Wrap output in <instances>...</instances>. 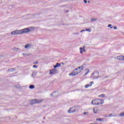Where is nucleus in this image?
Here are the masks:
<instances>
[{"mask_svg": "<svg viewBox=\"0 0 124 124\" xmlns=\"http://www.w3.org/2000/svg\"><path fill=\"white\" fill-rule=\"evenodd\" d=\"M114 30H117V27H114Z\"/></svg>", "mask_w": 124, "mask_h": 124, "instance_id": "a878e982", "label": "nucleus"}, {"mask_svg": "<svg viewBox=\"0 0 124 124\" xmlns=\"http://www.w3.org/2000/svg\"><path fill=\"white\" fill-rule=\"evenodd\" d=\"M79 50H80V53L82 54L83 52H86V50L85 49V47H80Z\"/></svg>", "mask_w": 124, "mask_h": 124, "instance_id": "9b49d317", "label": "nucleus"}, {"mask_svg": "<svg viewBox=\"0 0 124 124\" xmlns=\"http://www.w3.org/2000/svg\"><path fill=\"white\" fill-rule=\"evenodd\" d=\"M74 112H75V108H74V107L71 108L69 110H68V113H74Z\"/></svg>", "mask_w": 124, "mask_h": 124, "instance_id": "1a4fd4ad", "label": "nucleus"}, {"mask_svg": "<svg viewBox=\"0 0 124 124\" xmlns=\"http://www.w3.org/2000/svg\"><path fill=\"white\" fill-rule=\"evenodd\" d=\"M93 82L91 81L89 84L85 85V89H87V88H89V87H92V86H93Z\"/></svg>", "mask_w": 124, "mask_h": 124, "instance_id": "6e6552de", "label": "nucleus"}, {"mask_svg": "<svg viewBox=\"0 0 124 124\" xmlns=\"http://www.w3.org/2000/svg\"><path fill=\"white\" fill-rule=\"evenodd\" d=\"M11 33L12 34V35H18L19 34H21V30H16L11 32Z\"/></svg>", "mask_w": 124, "mask_h": 124, "instance_id": "20e7f679", "label": "nucleus"}, {"mask_svg": "<svg viewBox=\"0 0 124 124\" xmlns=\"http://www.w3.org/2000/svg\"><path fill=\"white\" fill-rule=\"evenodd\" d=\"M85 30H82V31H81V32H82V31H85Z\"/></svg>", "mask_w": 124, "mask_h": 124, "instance_id": "bb28decb", "label": "nucleus"}, {"mask_svg": "<svg viewBox=\"0 0 124 124\" xmlns=\"http://www.w3.org/2000/svg\"><path fill=\"white\" fill-rule=\"evenodd\" d=\"M57 73V69H52L50 70L49 74L50 75H52V74H56Z\"/></svg>", "mask_w": 124, "mask_h": 124, "instance_id": "423d86ee", "label": "nucleus"}, {"mask_svg": "<svg viewBox=\"0 0 124 124\" xmlns=\"http://www.w3.org/2000/svg\"><path fill=\"white\" fill-rule=\"evenodd\" d=\"M57 67H61V64L57 63L54 66V68H57Z\"/></svg>", "mask_w": 124, "mask_h": 124, "instance_id": "ddd939ff", "label": "nucleus"}, {"mask_svg": "<svg viewBox=\"0 0 124 124\" xmlns=\"http://www.w3.org/2000/svg\"><path fill=\"white\" fill-rule=\"evenodd\" d=\"M29 88L31 90L32 89H34L35 87H34V85H31L29 86Z\"/></svg>", "mask_w": 124, "mask_h": 124, "instance_id": "4468645a", "label": "nucleus"}, {"mask_svg": "<svg viewBox=\"0 0 124 124\" xmlns=\"http://www.w3.org/2000/svg\"><path fill=\"white\" fill-rule=\"evenodd\" d=\"M30 46H31V45L27 44L25 45V48L27 49V48H29V47H30Z\"/></svg>", "mask_w": 124, "mask_h": 124, "instance_id": "2eb2a0df", "label": "nucleus"}, {"mask_svg": "<svg viewBox=\"0 0 124 124\" xmlns=\"http://www.w3.org/2000/svg\"><path fill=\"white\" fill-rule=\"evenodd\" d=\"M99 97H104L105 96V95L104 94H102L98 95Z\"/></svg>", "mask_w": 124, "mask_h": 124, "instance_id": "dca6fc26", "label": "nucleus"}, {"mask_svg": "<svg viewBox=\"0 0 124 124\" xmlns=\"http://www.w3.org/2000/svg\"><path fill=\"white\" fill-rule=\"evenodd\" d=\"M93 111L95 114H96L97 113V111H98V108L97 107H95L93 109Z\"/></svg>", "mask_w": 124, "mask_h": 124, "instance_id": "f8f14e48", "label": "nucleus"}, {"mask_svg": "<svg viewBox=\"0 0 124 124\" xmlns=\"http://www.w3.org/2000/svg\"><path fill=\"white\" fill-rule=\"evenodd\" d=\"M33 67L34 68H37V66H36V65H33Z\"/></svg>", "mask_w": 124, "mask_h": 124, "instance_id": "4be33fe9", "label": "nucleus"}, {"mask_svg": "<svg viewBox=\"0 0 124 124\" xmlns=\"http://www.w3.org/2000/svg\"><path fill=\"white\" fill-rule=\"evenodd\" d=\"M121 117H124V112L120 113Z\"/></svg>", "mask_w": 124, "mask_h": 124, "instance_id": "6ab92c4d", "label": "nucleus"}, {"mask_svg": "<svg viewBox=\"0 0 124 124\" xmlns=\"http://www.w3.org/2000/svg\"><path fill=\"white\" fill-rule=\"evenodd\" d=\"M33 63L36 64L38 63V62H34Z\"/></svg>", "mask_w": 124, "mask_h": 124, "instance_id": "5701e85b", "label": "nucleus"}, {"mask_svg": "<svg viewBox=\"0 0 124 124\" xmlns=\"http://www.w3.org/2000/svg\"><path fill=\"white\" fill-rule=\"evenodd\" d=\"M96 121H100L101 122H102L103 121V118L97 119Z\"/></svg>", "mask_w": 124, "mask_h": 124, "instance_id": "f3484780", "label": "nucleus"}, {"mask_svg": "<svg viewBox=\"0 0 124 124\" xmlns=\"http://www.w3.org/2000/svg\"><path fill=\"white\" fill-rule=\"evenodd\" d=\"M96 20H97L96 18H92L91 19V22H94V21H96Z\"/></svg>", "mask_w": 124, "mask_h": 124, "instance_id": "a211bd4d", "label": "nucleus"}, {"mask_svg": "<svg viewBox=\"0 0 124 124\" xmlns=\"http://www.w3.org/2000/svg\"><path fill=\"white\" fill-rule=\"evenodd\" d=\"M21 34L24 33H28V32H30V29L29 28H25L23 30H20Z\"/></svg>", "mask_w": 124, "mask_h": 124, "instance_id": "39448f33", "label": "nucleus"}, {"mask_svg": "<svg viewBox=\"0 0 124 124\" xmlns=\"http://www.w3.org/2000/svg\"><path fill=\"white\" fill-rule=\"evenodd\" d=\"M110 29H112V27H110Z\"/></svg>", "mask_w": 124, "mask_h": 124, "instance_id": "c85d7f7f", "label": "nucleus"}, {"mask_svg": "<svg viewBox=\"0 0 124 124\" xmlns=\"http://www.w3.org/2000/svg\"><path fill=\"white\" fill-rule=\"evenodd\" d=\"M86 71H87V73L86 74H88V73H89V72H90V70H89V69H86L85 70Z\"/></svg>", "mask_w": 124, "mask_h": 124, "instance_id": "412c9836", "label": "nucleus"}, {"mask_svg": "<svg viewBox=\"0 0 124 124\" xmlns=\"http://www.w3.org/2000/svg\"><path fill=\"white\" fill-rule=\"evenodd\" d=\"M93 76L95 79L97 78L99 76V73L98 72H95L93 73Z\"/></svg>", "mask_w": 124, "mask_h": 124, "instance_id": "0eeeda50", "label": "nucleus"}, {"mask_svg": "<svg viewBox=\"0 0 124 124\" xmlns=\"http://www.w3.org/2000/svg\"><path fill=\"white\" fill-rule=\"evenodd\" d=\"M43 101L42 99H34L32 100L30 103L31 105H34V104H39Z\"/></svg>", "mask_w": 124, "mask_h": 124, "instance_id": "7ed1b4c3", "label": "nucleus"}, {"mask_svg": "<svg viewBox=\"0 0 124 124\" xmlns=\"http://www.w3.org/2000/svg\"><path fill=\"white\" fill-rule=\"evenodd\" d=\"M104 103V100L99 99H94L92 101V104L93 105H100L103 104Z\"/></svg>", "mask_w": 124, "mask_h": 124, "instance_id": "f03ea898", "label": "nucleus"}, {"mask_svg": "<svg viewBox=\"0 0 124 124\" xmlns=\"http://www.w3.org/2000/svg\"><path fill=\"white\" fill-rule=\"evenodd\" d=\"M118 61H124V56L122 55L119 56L117 57Z\"/></svg>", "mask_w": 124, "mask_h": 124, "instance_id": "9d476101", "label": "nucleus"}, {"mask_svg": "<svg viewBox=\"0 0 124 124\" xmlns=\"http://www.w3.org/2000/svg\"><path fill=\"white\" fill-rule=\"evenodd\" d=\"M86 114H87V113H86V112H84V113H83V114H84V115H86Z\"/></svg>", "mask_w": 124, "mask_h": 124, "instance_id": "cd10ccee", "label": "nucleus"}, {"mask_svg": "<svg viewBox=\"0 0 124 124\" xmlns=\"http://www.w3.org/2000/svg\"><path fill=\"white\" fill-rule=\"evenodd\" d=\"M84 3H87V1L86 0H84Z\"/></svg>", "mask_w": 124, "mask_h": 124, "instance_id": "b1692460", "label": "nucleus"}, {"mask_svg": "<svg viewBox=\"0 0 124 124\" xmlns=\"http://www.w3.org/2000/svg\"><path fill=\"white\" fill-rule=\"evenodd\" d=\"M85 31H89V32H91V29H86Z\"/></svg>", "mask_w": 124, "mask_h": 124, "instance_id": "aec40b11", "label": "nucleus"}, {"mask_svg": "<svg viewBox=\"0 0 124 124\" xmlns=\"http://www.w3.org/2000/svg\"><path fill=\"white\" fill-rule=\"evenodd\" d=\"M84 69V66H80L75 69L72 73L69 74V76H76L78 74L81 73Z\"/></svg>", "mask_w": 124, "mask_h": 124, "instance_id": "f257e3e1", "label": "nucleus"}, {"mask_svg": "<svg viewBox=\"0 0 124 124\" xmlns=\"http://www.w3.org/2000/svg\"><path fill=\"white\" fill-rule=\"evenodd\" d=\"M112 25H111V24H109L108 25V28H110V27H111Z\"/></svg>", "mask_w": 124, "mask_h": 124, "instance_id": "393cba45", "label": "nucleus"}]
</instances>
